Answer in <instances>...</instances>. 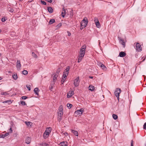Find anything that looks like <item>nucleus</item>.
Wrapping results in <instances>:
<instances>
[{"mask_svg": "<svg viewBox=\"0 0 146 146\" xmlns=\"http://www.w3.org/2000/svg\"><path fill=\"white\" fill-rule=\"evenodd\" d=\"M89 78H91V79H92L93 78V77L92 76H90L89 77Z\"/></svg>", "mask_w": 146, "mask_h": 146, "instance_id": "nucleus-55", "label": "nucleus"}, {"mask_svg": "<svg viewBox=\"0 0 146 146\" xmlns=\"http://www.w3.org/2000/svg\"><path fill=\"white\" fill-rule=\"evenodd\" d=\"M31 141V139L29 137H27L25 139V143L27 144H29Z\"/></svg>", "mask_w": 146, "mask_h": 146, "instance_id": "nucleus-13", "label": "nucleus"}, {"mask_svg": "<svg viewBox=\"0 0 146 146\" xmlns=\"http://www.w3.org/2000/svg\"><path fill=\"white\" fill-rule=\"evenodd\" d=\"M68 36H70L71 35V33L69 32H68Z\"/></svg>", "mask_w": 146, "mask_h": 146, "instance_id": "nucleus-52", "label": "nucleus"}, {"mask_svg": "<svg viewBox=\"0 0 146 146\" xmlns=\"http://www.w3.org/2000/svg\"><path fill=\"white\" fill-rule=\"evenodd\" d=\"M25 123L26 125L27 126H31V124L32 123L31 122H29H29L25 121Z\"/></svg>", "mask_w": 146, "mask_h": 146, "instance_id": "nucleus-27", "label": "nucleus"}, {"mask_svg": "<svg viewBox=\"0 0 146 146\" xmlns=\"http://www.w3.org/2000/svg\"><path fill=\"white\" fill-rule=\"evenodd\" d=\"M9 134V133H6L5 134H4V135H5V137L7 136Z\"/></svg>", "mask_w": 146, "mask_h": 146, "instance_id": "nucleus-48", "label": "nucleus"}, {"mask_svg": "<svg viewBox=\"0 0 146 146\" xmlns=\"http://www.w3.org/2000/svg\"><path fill=\"white\" fill-rule=\"evenodd\" d=\"M143 129L146 130V122L143 125Z\"/></svg>", "mask_w": 146, "mask_h": 146, "instance_id": "nucleus-45", "label": "nucleus"}, {"mask_svg": "<svg viewBox=\"0 0 146 146\" xmlns=\"http://www.w3.org/2000/svg\"><path fill=\"white\" fill-rule=\"evenodd\" d=\"M112 117L114 119L116 120L118 117L117 115L115 114H113L112 115Z\"/></svg>", "mask_w": 146, "mask_h": 146, "instance_id": "nucleus-28", "label": "nucleus"}, {"mask_svg": "<svg viewBox=\"0 0 146 146\" xmlns=\"http://www.w3.org/2000/svg\"><path fill=\"white\" fill-rule=\"evenodd\" d=\"M84 109L83 108H81L80 110H78L76 111L75 113L76 115L81 114L83 112Z\"/></svg>", "mask_w": 146, "mask_h": 146, "instance_id": "nucleus-9", "label": "nucleus"}, {"mask_svg": "<svg viewBox=\"0 0 146 146\" xmlns=\"http://www.w3.org/2000/svg\"><path fill=\"white\" fill-rule=\"evenodd\" d=\"M22 73L24 75H26L27 74L28 72L26 70H24L22 72Z\"/></svg>", "mask_w": 146, "mask_h": 146, "instance_id": "nucleus-31", "label": "nucleus"}, {"mask_svg": "<svg viewBox=\"0 0 146 146\" xmlns=\"http://www.w3.org/2000/svg\"><path fill=\"white\" fill-rule=\"evenodd\" d=\"M86 47V45L84 44L81 47L80 51V55L78 59V62H80L83 58L85 53V49Z\"/></svg>", "mask_w": 146, "mask_h": 146, "instance_id": "nucleus-1", "label": "nucleus"}, {"mask_svg": "<svg viewBox=\"0 0 146 146\" xmlns=\"http://www.w3.org/2000/svg\"><path fill=\"white\" fill-rule=\"evenodd\" d=\"M126 55V53L124 52L121 51L120 52L119 56L123 57H124Z\"/></svg>", "mask_w": 146, "mask_h": 146, "instance_id": "nucleus-12", "label": "nucleus"}, {"mask_svg": "<svg viewBox=\"0 0 146 146\" xmlns=\"http://www.w3.org/2000/svg\"><path fill=\"white\" fill-rule=\"evenodd\" d=\"M1 55V53H0V56Z\"/></svg>", "mask_w": 146, "mask_h": 146, "instance_id": "nucleus-62", "label": "nucleus"}, {"mask_svg": "<svg viewBox=\"0 0 146 146\" xmlns=\"http://www.w3.org/2000/svg\"><path fill=\"white\" fill-rule=\"evenodd\" d=\"M12 77L13 79L15 80H17L18 78L17 74H14L13 75Z\"/></svg>", "mask_w": 146, "mask_h": 146, "instance_id": "nucleus-24", "label": "nucleus"}, {"mask_svg": "<svg viewBox=\"0 0 146 146\" xmlns=\"http://www.w3.org/2000/svg\"><path fill=\"white\" fill-rule=\"evenodd\" d=\"M32 56L33 57L35 58H37V55L34 52H33L32 54Z\"/></svg>", "mask_w": 146, "mask_h": 146, "instance_id": "nucleus-32", "label": "nucleus"}, {"mask_svg": "<svg viewBox=\"0 0 146 146\" xmlns=\"http://www.w3.org/2000/svg\"><path fill=\"white\" fill-rule=\"evenodd\" d=\"M7 20V19H6V18L5 17H3L1 19V21L3 22H4L6 20Z\"/></svg>", "mask_w": 146, "mask_h": 146, "instance_id": "nucleus-41", "label": "nucleus"}, {"mask_svg": "<svg viewBox=\"0 0 146 146\" xmlns=\"http://www.w3.org/2000/svg\"><path fill=\"white\" fill-rule=\"evenodd\" d=\"M2 79V78L1 77H0V80H1Z\"/></svg>", "mask_w": 146, "mask_h": 146, "instance_id": "nucleus-56", "label": "nucleus"}, {"mask_svg": "<svg viewBox=\"0 0 146 146\" xmlns=\"http://www.w3.org/2000/svg\"><path fill=\"white\" fill-rule=\"evenodd\" d=\"M1 94L5 96L9 94L7 92H2Z\"/></svg>", "mask_w": 146, "mask_h": 146, "instance_id": "nucleus-40", "label": "nucleus"}, {"mask_svg": "<svg viewBox=\"0 0 146 146\" xmlns=\"http://www.w3.org/2000/svg\"><path fill=\"white\" fill-rule=\"evenodd\" d=\"M94 87L92 85H90L88 89L90 90L93 91L94 89Z\"/></svg>", "mask_w": 146, "mask_h": 146, "instance_id": "nucleus-19", "label": "nucleus"}, {"mask_svg": "<svg viewBox=\"0 0 146 146\" xmlns=\"http://www.w3.org/2000/svg\"><path fill=\"white\" fill-rule=\"evenodd\" d=\"M72 106V105L71 104L68 103L67 104V106L69 109H70Z\"/></svg>", "mask_w": 146, "mask_h": 146, "instance_id": "nucleus-26", "label": "nucleus"}, {"mask_svg": "<svg viewBox=\"0 0 146 146\" xmlns=\"http://www.w3.org/2000/svg\"><path fill=\"white\" fill-rule=\"evenodd\" d=\"M119 95H118V97L117 96H115L117 97L118 100H119Z\"/></svg>", "mask_w": 146, "mask_h": 146, "instance_id": "nucleus-53", "label": "nucleus"}, {"mask_svg": "<svg viewBox=\"0 0 146 146\" xmlns=\"http://www.w3.org/2000/svg\"><path fill=\"white\" fill-rule=\"evenodd\" d=\"M21 104L23 106H27V104L24 101H21Z\"/></svg>", "mask_w": 146, "mask_h": 146, "instance_id": "nucleus-35", "label": "nucleus"}, {"mask_svg": "<svg viewBox=\"0 0 146 146\" xmlns=\"http://www.w3.org/2000/svg\"><path fill=\"white\" fill-rule=\"evenodd\" d=\"M34 91L35 94L36 95H38V92L39 91V89L38 88H35L34 90Z\"/></svg>", "mask_w": 146, "mask_h": 146, "instance_id": "nucleus-14", "label": "nucleus"}, {"mask_svg": "<svg viewBox=\"0 0 146 146\" xmlns=\"http://www.w3.org/2000/svg\"><path fill=\"white\" fill-rule=\"evenodd\" d=\"M65 15V10L63 8L62 9V11L61 13V15L63 17H64Z\"/></svg>", "mask_w": 146, "mask_h": 146, "instance_id": "nucleus-18", "label": "nucleus"}, {"mask_svg": "<svg viewBox=\"0 0 146 146\" xmlns=\"http://www.w3.org/2000/svg\"><path fill=\"white\" fill-rule=\"evenodd\" d=\"M21 67V64L20 61L19 60H18L17 62V68H19L20 69Z\"/></svg>", "mask_w": 146, "mask_h": 146, "instance_id": "nucleus-15", "label": "nucleus"}, {"mask_svg": "<svg viewBox=\"0 0 146 146\" xmlns=\"http://www.w3.org/2000/svg\"><path fill=\"white\" fill-rule=\"evenodd\" d=\"M54 85V83L53 82V83H51L50 84V86L49 87V89L50 90L52 91V90L53 88V87Z\"/></svg>", "mask_w": 146, "mask_h": 146, "instance_id": "nucleus-21", "label": "nucleus"}, {"mask_svg": "<svg viewBox=\"0 0 146 146\" xmlns=\"http://www.w3.org/2000/svg\"><path fill=\"white\" fill-rule=\"evenodd\" d=\"M62 25V23H59L57 26H56L57 27V29H58Z\"/></svg>", "mask_w": 146, "mask_h": 146, "instance_id": "nucleus-36", "label": "nucleus"}, {"mask_svg": "<svg viewBox=\"0 0 146 146\" xmlns=\"http://www.w3.org/2000/svg\"><path fill=\"white\" fill-rule=\"evenodd\" d=\"M72 132L75 136H78V133L77 131L74 130H72Z\"/></svg>", "mask_w": 146, "mask_h": 146, "instance_id": "nucleus-20", "label": "nucleus"}, {"mask_svg": "<svg viewBox=\"0 0 146 146\" xmlns=\"http://www.w3.org/2000/svg\"><path fill=\"white\" fill-rule=\"evenodd\" d=\"M102 69L105 70H106L107 69V68L106 66L103 64H102V66H101Z\"/></svg>", "mask_w": 146, "mask_h": 146, "instance_id": "nucleus-30", "label": "nucleus"}, {"mask_svg": "<svg viewBox=\"0 0 146 146\" xmlns=\"http://www.w3.org/2000/svg\"><path fill=\"white\" fill-rule=\"evenodd\" d=\"M64 82H61V83L62 84H63L64 83Z\"/></svg>", "mask_w": 146, "mask_h": 146, "instance_id": "nucleus-57", "label": "nucleus"}, {"mask_svg": "<svg viewBox=\"0 0 146 146\" xmlns=\"http://www.w3.org/2000/svg\"><path fill=\"white\" fill-rule=\"evenodd\" d=\"M58 75L57 74H55L53 78V82H54L56 80L57 78L58 77Z\"/></svg>", "mask_w": 146, "mask_h": 146, "instance_id": "nucleus-23", "label": "nucleus"}, {"mask_svg": "<svg viewBox=\"0 0 146 146\" xmlns=\"http://www.w3.org/2000/svg\"><path fill=\"white\" fill-rule=\"evenodd\" d=\"M61 70V69L60 68H58L56 70V73L55 74H57L58 75L59 73L60 72Z\"/></svg>", "mask_w": 146, "mask_h": 146, "instance_id": "nucleus-33", "label": "nucleus"}, {"mask_svg": "<svg viewBox=\"0 0 146 146\" xmlns=\"http://www.w3.org/2000/svg\"><path fill=\"white\" fill-rule=\"evenodd\" d=\"M63 109L62 105L60 106L59 107L58 110L59 111H63Z\"/></svg>", "mask_w": 146, "mask_h": 146, "instance_id": "nucleus-29", "label": "nucleus"}, {"mask_svg": "<svg viewBox=\"0 0 146 146\" xmlns=\"http://www.w3.org/2000/svg\"><path fill=\"white\" fill-rule=\"evenodd\" d=\"M20 1H22L23 0H19Z\"/></svg>", "mask_w": 146, "mask_h": 146, "instance_id": "nucleus-59", "label": "nucleus"}, {"mask_svg": "<svg viewBox=\"0 0 146 146\" xmlns=\"http://www.w3.org/2000/svg\"><path fill=\"white\" fill-rule=\"evenodd\" d=\"M41 2L42 4L43 5H46V3L44 1L41 0Z\"/></svg>", "mask_w": 146, "mask_h": 146, "instance_id": "nucleus-42", "label": "nucleus"}, {"mask_svg": "<svg viewBox=\"0 0 146 146\" xmlns=\"http://www.w3.org/2000/svg\"><path fill=\"white\" fill-rule=\"evenodd\" d=\"M47 10L50 13H51L53 12V9L51 7H47Z\"/></svg>", "mask_w": 146, "mask_h": 146, "instance_id": "nucleus-17", "label": "nucleus"}, {"mask_svg": "<svg viewBox=\"0 0 146 146\" xmlns=\"http://www.w3.org/2000/svg\"><path fill=\"white\" fill-rule=\"evenodd\" d=\"M55 22V20L54 19H50L49 22V25H51Z\"/></svg>", "mask_w": 146, "mask_h": 146, "instance_id": "nucleus-22", "label": "nucleus"}, {"mask_svg": "<svg viewBox=\"0 0 146 146\" xmlns=\"http://www.w3.org/2000/svg\"><path fill=\"white\" fill-rule=\"evenodd\" d=\"M64 134L65 136H67V135H68V133L66 132L64 133Z\"/></svg>", "mask_w": 146, "mask_h": 146, "instance_id": "nucleus-50", "label": "nucleus"}, {"mask_svg": "<svg viewBox=\"0 0 146 146\" xmlns=\"http://www.w3.org/2000/svg\"><path fill=\"white\" fill-rule=\"evenodd\" d=\"M5 137V135L4 134L2 133L0 134V138H4Z\"/></svg>", "mask_w": 146, "mask_h": 146, "instance_id": "nucleus-39", "label": "nucleus"}, {"mask_svg": "<svg viewBox=\"0 0 146 146\" xmlns=\"http://www.w3.org/2000/svg\"><path fill=\"white\" fill-rule=\"evenodd\" d=\"M74 94V91H69V92L68 93L67 95V97L68 98H69L72 97Z\"/></svg>", "mask_w": 146, "mask_h": 146, "instance_id": "nucleus-11", "label": "nucleus"}, {"mask_svg": "<svg viewBox=\"0 0 146 146\" xmlns=\"http://www.w3.org/2000/svg\"><path fill=\"white\" fill-rule=\"evenodd\" d=\"M63 114V111H58V120L59 121H60L61 120Z\"/></svg>", "mask_w": 146, "mask_h": 146, "instance_id": "nucleus-6", "label": "nucleus"}, {"mask_svg": "<svg viewBox=\"0 0 146 146\" xmlns=\"http://www.w3.org/2000/svg\"><path fill=\"white\" fill-rule=\"evenodd\" d=\"M12 129L11 128V127L10 129V133H12Z\"/></svg>", "mask_w": 146, "mask_h": 146, "instance_id": "nucleus-51", "label": "nucleus"}, {"mask_svg": "<svg viewBox=\"0 0 146 146\" xmlns=\"http://www.w3.org/2000/svg\"><path fill=\"white\" fill-rule=\"evenodd\" d=\"M70 69V67L69 66H68L64 72L63 73V75L61 80V82H65L66 79V77L68 75V74L69 73V71Z\"/></svg>", "mask_w": 146, "mask_h": 146, "instance_id": "nucleus-2", "label": "nucleus"}, {"mask_svg": "<svg viewBox=\"0 0 146 146\" xmlns=\"http://www.w3.org/2000/svg\"><path fill=\"white\" fill-rule=\"evenodd\" d=\"M136 50L138 52H140L142 50L141 45L139 43H137L136 45Z\"/></svg>", "mask_w": 146, "mask_h": 146, "instance_id": "nucleus-7", "label": "nucleus"}, {"mask_svg": "<svg viewBox=\"0 0 146 146\" xmlns=\"http://www.w3.org/2000/svg\"><path fill=\"white\" fill-rule=\"evenodd\" d=\"M118 38H119V41L120 42V43L123 45V47L125 48V42L124 41L123 39H122L121 37H119Z\"/></svg>", "mask_w": 146, "mask_h": 146, "instance_id": "nucleus-10", "label": "nucleus"}, {"mask_svg": "<svg viewBox=\"0 0 146 146\" xmlns=\"http://www.w3.org/2000/svg\"><path fill=\"white\" fill-rule=\"evenodd\" d=\"M51 128L50 127L46 129L43 135V137L44 139L47 138L49 136V135L51 132Z\"/></svg>", "mask_w": 146, "mask_h": 146, "instance_id": "nucleus-4", "label": "nucleus"}, {"mask_svg": "<svg viewBox=\"0 0 146 146\" xmlns=\"http://www.w3.org/2000/svg\"><path fill=\"white\" fill-rule=\"evenodd\" d=\"M1 29H0V33H1Z\"/></svg>", "mask_w": 146, "mask_h": 146, "instance_id": "nucleus-60", "label": "nucleus"}, {"mask_svg": "<svg viewBox=\"0 0 146 146\" xmlns=\"http://www.w3.org/2000/svg\"><path fill=\"white\" fill-rule=\"evenodd\" d=\"M121 92V90L119 88H117L114 94L115 96H117L118 97V95H119V94Z\"/></svg>", "mask_w": 146, "mask_h": 146, "instance_id": "nucleus-8", "label": "nucleus"}, {"mask_svg": "<svg viewBox=\"0 0 146 146\" xmlns=\"http://www.w3.org/2000/svg\"><path fill=\"white\" fill-rule=\"evenodd\" d=\"M22 99L23 100H25L27 98V97L26 96H23L22 97Z\"/></svg>", "mask_w": 146, "mask_h": 146, "instance_id": "nucleus-46", "label": "nucleus"}, {"mask_svg": "<svg viewBox=\"0 0 146 146\" xmlns=\"http://www.w3.org/2000/svg\"><path fill=\"white\" fill-rule=\"evenodd\" d=\"M94 19V21L95 23H96V22L99 21L98 19L97 18L95 17Z\"/></svg>", "mask_w": 146, "mask_h": 146, "instance_id": "nucleus-44", "label": "nucleus"}, {"mask_svg": "<svg viewBox=\"0 0 146 146\" xmlns=\"http://www.w3.org/2000/svg\"><path fill=\"white\" fill-rule=\"evenodd\" d=\"M8 10L9 11V12H13L14 11L13 9L11 8H8Z\"/></svg>", "mask_w": 146, "mask_h": 146, "instance_id": "nucleus-43", "label": "nucleus"}, {"mask_svg": "<svg viewBox=\"0 0 146 146\" xmlns=\"http://www.w3.org/2000/svg\"><path fill=\"white\" fill-rule=\"evenodd\" d=\"M133 141L132 140H131V146H133Z\"/></svg>", "mask_w": 146, "mask_h": 146, "instance_id": "nucleus-49", "label": "nucleus"}, {"mask_svg": "<svg viewBox=\"0 0 146 146\" xmlns=\"http://www.w3.org/2000/svg\"><path fill=\"white\" fill-rule=\"evenodd\" d=\"M60 145L61 146H67V142L63 141L60 143Z\"/></svg>", "mask_w": 146, "mask_h": 146, "instance_id": "nucleus-16", "label": "nucleus"}, {"mask_svg": "<svg viewBox=\"0 0 146 146\" xmlns=\"http://www.w3.org/2000/svg\"><path fill=\"white\" fill-rule=\"evenodd\" d=\"M145 58H144V59L142 61V62H143V61H144L145 60Z\"/></svg>", "mask_w": 146, "mask_h": 146, "instance_id": "nucleus-58", "label": "nucleus"}, {"mask_svg": "<svg viewBox=\"0 0 146 146\" xmlns=\"http://www.w3.org/2000/svg\"><path fill=\"white\" fill-rule=\"evenodd\" d=\"M145 146H146V143L145 144Z\"/></svg>", "mask_w": 146, "mask_h": 146, "instance_id": "nucleus-61", "label": "nucleus"}, {"mask_svg": "<svg viewBox=\"0 0 146 146\" xmlns=\"http://www.w3.org/2000/svg\"><path fill=\"white\" fill-rule=\"evenodd\" d=\"M96 27H99V26H100V23L99 22V21H98V22H96V23H95Z\"/></svg>", "mask_w": 146, "mask_h": 146, "instance_id": "nucleus-38", "label": "nucleus"}, {"mask_svg": "<svg viewBox=\"0 0 146 146\" xmlns=\"http://www.w3.org/2000/svg\"><path fill=\"white\" fill-rule=\"evenodd\" d=\"M88 21L86 17H85L84 19L81 21L80 23V29H82L84 28L86 26Z\"/></svg>", "mask_w": 146, "mask_h": 146, "instance_id": "nucleus-3", "label": "nucleus"}, {"mask_svg": "<svg viewBox=\"0 0 146 146\" xmlns=\"http://www.w3.org/2000/svg\"><path fill=\"white\" fill-rule=\"evenodd\" d=\"M41 145L42 146H48L49 145L46 143L42 142L41 144Z\"/></svg>", "mask_w": 146, "mask_h": 146, "instance_id": "nucleus-25", "label": "nucleus"}, {"mask_svg": "<svg viewBox=\"0 0 146 146\" xmlns=\"http://www.w3.org/2000/svg\"><path fill=\"white\" fill-rule=\"evenodd\" d=\"M74 84L75 86L76 87L78 86L79 85V83L80 82L79 77H77L74 80Z\"/></svg>", "mask_w": 146, "mask_h": 146, "instance_id": "nucleus-5", "label": "nucleus"}, {"mask_svg": "<svg viewBox=\"0 0 146 146\" xmlns=\"http://www.w3.org/2000/svg\"><path fill=\"white\" fill-rule=\"evenodd\" d=\"M46 1L50 3H51L52 2V0H46Z\"/></svg>", "mask_w": 146, "mask_h": 146, "instance_id": "nucleus-47", "label": "nucleus"}, {"mask_svg": "<svg viewBox=\"0 0 146 146\" xmlns=\"http://www.w3.org/2000/svg\"><path fill=\"white\" fill-rule=\"evenodd\" d=\"M97 65H98V66H100L101 67L102 66V64H103L102 63H101L100 62H99V61H98L97 62Z\"/></svg>", "mask_w": 146, "mask_h": 146, "instance_id": "nucleus-34", "label": "nucleus"}, {"mask_svg": "<svg viewBox=\"0 0 146 146\" xmlns=\"http://www.w3.org/2000/svg\"><path fill=\"white\" fill-rule=\"evenodd\" d=\"M31 86L29 85H26V87L27 89L29 90H31V88H30Z\"/></svg>", "mask_w": 146, "mask_h": 146, "instance_id": "nucleus-37", "label": "nucleus"}, {"mask_svg": "<svg viewBox=\"0 0 146 146\" xmlns=\"http://www.w3.org/2000/svg\"><path fill=\"white\" fill-rule=\"evenodd\" d=\"M9 102V101H5V102L4 101L3 102V103H4V102H5V103H7V102Z\"/></svg>", "mask_w": 146, "mask_h": 146, "instance_id": "nucleus-54", "label": "nucleus"}]
</instances>
